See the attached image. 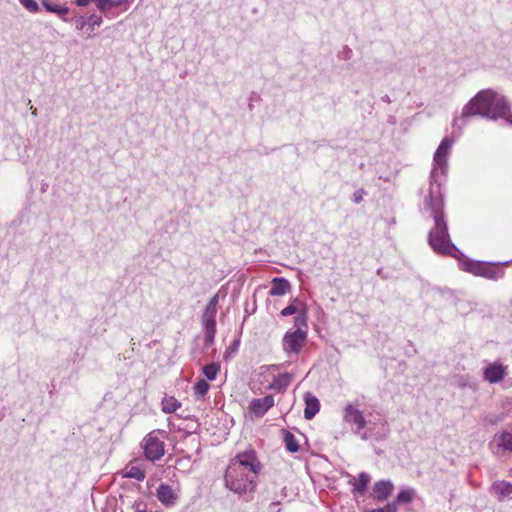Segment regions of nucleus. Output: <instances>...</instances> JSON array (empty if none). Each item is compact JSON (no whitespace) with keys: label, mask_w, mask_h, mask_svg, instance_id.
I'll return each mask as SVG.
<instances>
[{"label":"nucleus","mask_w":512,"mask_h":512,"mask_svg":"<svg viewBox=\"0 0 512 512\" xmlns=\"http://www.w3.org/2000/svg\"><path fill=\"white\" fill-rule=\"evenodd\" d=\"M43 5H44V7L46 8L47 11L53 12V13H57L60 16H64V15H66L68 13V8L67 7H61V6L57 5V4H52V3H49V2H46V1L43 2Z\"/></svg>","instance_id":"b1692460"},{"label":"nucleus","mask_w":512,"mask_h":512,"mask_svg":"<svg viewBox=\"0 0 512 512\" xmlns=\"http://www.w3.org/2000/svg\"><path fill=\"white\" fill-rule=\"evenodd\" d=\"M274 405V398L272 395H267L263 398H254L250 402V410L255 416H263Z\"/></svg>","instance_id":"9b49d317"},{"label":"nucleus","mask_w":512,"mask_h":512,"mask_svg":"<svg viewBox=\"0 0 512 512\" xmlns=\"http://www.w3.org/2000/svg\"><path fill=\"white\" fill-rule=\"evenodd\" d=\"M493 442L498 449L512 451V433L502 432L494 436Z\"/></svg>","instance_id":"f3484780"},{"label":"nucleus","mask_w":512,"mask_h":512,"mask_svg":"<svg viewBox=\"0 0 512 512\" xmlns=\"http://www.w3.org/2000/svg\"><path fill=\"white\" fill-rule=\"evenodd\" d=\"M492 493L502 501L512 495V484L507 481H497L492 485Z\"/></svg>","instance_id":"2eb2a0df"},{"label":"nucleus","mask_w":512,"mask_h":512,"mask_svg":"<svg viewBox=\"0 0 512 512\" xmlns=\"http://www.w3.org/2000/svg\"><path fill=\"white\" fill-rule=\"evenodd\" d=\"M295 323H296V325H299V326L300 325H303V326L306 325V314H305V312H303L301 315H299V316H297L295 318Z\"/></svg>","instance_id":"f704fd0d"},{"label":"nucleus","mask_w":512,"mask_h":512,"mask_svg":"<svg viewBox=\"0 0 512 512\" xmlns=\"http://www.w3.org/2000/svg\"><path fill=\"white\" fill-rule=\"evenodd\" d=\"M20 4L29 12L36 13L39 11V5L35 0H19Z\"/></svg>","instance_id":"a878e982"},{"label":"nucleus","mask_w":512,"mask_h":512,"mask_svg":"<svg viewBox=\"0 0 512 512\" xmlns=\"http://www.w3.org/2000/svg\"><path fill=\"white\" fill-rule=\"evenodd\" d=\"M452 140L444 138L434 154V167L430 174L428 195L424 199V206L430 210L435 224H445L443 215L442 181L448 168V156L452 147Z\"/></svg>","instance_id":"f257e3e1"},{"label":"nucleus","mask_w":512,"mask_h":512,"mask_svg":"<svg viewBox=\"0 0 512 512\" xmlns=\"http://www.w3.org/2000/svg\"><path fill=\"white\" fill-rule=\"evenodd\" d=\"M298 311H299L298 306H296L295 304H290L281 311V315L282 316H290V315L297 313Z\"/></svg>","instance_id":"c756f323"},{"label":"nucleus","mask_w":512,"mask_h":512,"mask_svg":"<svg viewBox=\"0 0 512 512\" xmlns=\"http://www.w3.org/2000/svg\"><path fill=\"white\" fill-rule=\"evenodd\" d=\"M429 244L435 252L454 258L460 252L451 242L447 226H434L429 233Z\"/></svg>","instance_id":"39448f33"},{"label":"nucleus","mask_w":512,"mask_h":512,"mask_svg":"<svg viewBox=\"0 0 512 512\" xmlns=\"http://www.w3.org/2000/svg\"><path fill=\"white\" fill-rule=\"evenodd\" d=\"M145 457L150 461H157L164 455V442L153 431L146 435L142 441Z\"/></svg>","instance_id":"423d86ee"},{"label":"nucleus","mask_w":512,"mask_h":512,"mask_svg":"<svg viewBox=\"0 0 512 512\" xmlns=\"http://www.w3.org/2000/svg\"><path fill=\"white\" fill-rule=\"evenodd\" d=\"M365 192L363 189H359L353 193L352 200L354 203L358 204L363 200Z\"/></svg>","instance_id":"473e14b6"},{"label":"nucleus","mask_w":512,"mask_h":512,"mask_svg":"<svg viewBox=\"0 0 512 512\" xmlns=\"http://www.w3.org/2000/svg\"><path fill=\"white\" fill-rule=\"evenodd\" d=\"M304 399H305L304 416L306 419L310 420L319 412L320 404H319L318 399L309 393L305 394Z\"/></svg>","instance_id":"dca6fc26"},{"label":"nucleus","mask_w":512,"mask_h":512,"mask_svg":"<svg viewBox=\"0 0 512 512\" xmlns=\"http://www.w3.org/2000/svg\"><path fill=\"white\" fill-rule=\"evenodd\" d=\"M179 407L180 403L173 398L163 403V410L168 413L175 412Z\"/></svg>","instance_id":"bb28decb"},{"label":"nucleus","mask_w":512,"mask_h":512,"mask_svg":"<svg viewBox=\"0 0 512 512\" xmlns=\"http://www.w3.org/2000/svg\"><path fill=\"white\" fill-rule=\"evenodd\" d=\"M496 121L505 118L512 124L510 106L506 98L492 89L479 91L462 110V118L476 116Z\"/></svg>","instance_id":"f03ea898"},{"label":"nucleus","mask_w":512,"mask_h":512,"mask_svg":"<svg viewBox=\"0 0 512 512\" xmlns=\"http://www.w3.org/2000/svg\"><path fill=\"white\" fill-rule=\"evenodd\" d=\"M96 7L101 11V12H107L109 10H111L114 5H113V2L112 0H99L97 3H96Z\"/></svg>","instance_id":"cd10ccee"},{"label":"nucleus","mask_w":512,"mask_h":512,"mask_svg":"<svg viewBox=\"0 0 512 512\" xmlns=\"http://www.w3.org/2000/svg\"><path fill=\"white\" fill-rule=\"evenodd\" d=\"M455 259L458 261V267L461 271L489 280L502 278L504 276V271L500 266L512 263V259L505 262L494 263L478 261L467 257L461 251L455 254Z\"/></svg>","instance_id":"7ed1b4c3"},{"label":"nucleus","mask_w":512,"mask_h":512,"mask_svg":"<svg viewBox=\"0 0 512 512\" xmlns=\"http://www.w3.org/2000/svg\"><path fill=\"white\" fill-rule=\"evenodd\" d=\"M210 386L207 383V381L200 379L195 385H194V393L197 397H203L207 394Z\"/></svg>","instance_id":"5701e85b"},{"label":"nucleus","mask_w":512,"mask_h":512,"mask_svg":"<svg viewBox=\"0 0 512 512\" xmlns=\"http://www.w3.org/2000/svg\"><path fill=\"white\" fill-rule=\"evenodd\" d=\"M307 335L300 327L287 331L283 337V349L287 353L298 354L306 341Z\"/></svg>","instance_id":"0eeeda50"},{"label":"nucleus","mask_w":512,"mask_h":512,"mask_svg":"<svg viewBox=\"0 0 512 512\" xmlns=\"http://www.w3.org/2000/svg\"><path fill=\"white\" fill-rule=\"evenodd\" d=\"M89 24L92 29L99 27L102 24V17L96 14L90 15L88 18Z\"/></svg>","instance_id":"c85d7f7f"},{"label":"nucleus","mask_w":512,"mask_h":512,"mask_svg":"<svg viewBox=\"0 0 512 512\" xmlns=\"http://www.w3.org/2000/svg\"><path fill=\"white\" fill-rule=\"evenodd\" d=\"M229 468L230 483L236 489H243L240 483H235L233 480L236 478L238 472H248L252 475H257L261 470V464L256 457V453L253 450H247L242 453H238L235 458L231 461Z\"/></svg>","instance_id":"20e7f679"},{"label":"nucleus","mask_w":512,"mask_h":512,"mask_svg":"<svg viewBox=\"0 0 512 512\" xmlns=\"http://www.w3.org/2000/svg\"><path fill=\"white\" fill-rule=\"evenodd\" d=\"M507 374L506 366L500 362L488 364L483 370V378L485 381L494 384L501 382Z\"/></svg>","instance_id":"1a4fd4ad"},{"label":"nucleus","mask_w":512,"mask_h":512,"mask_svg":"<svg viewBox=\"0 0 512 512\" xmlns=\"http://www.w3.org/2000/svg\"><path fill=\"white\" fill-rule=\"evenodd\" d=\"M216 329H206L205 341L207 344H211L214 340Z\"/></svg>","instance_id":"72a5a7b5"},{"label":"nucleus","mask_w":512,"mask_h":512,"mask_svg":"<svg viewBox=\"0 0 512 512\" xmlns=\"http://www.w3.org/2000/svg\"><path fill=\"white\" fill-rule=\"evenodd\" d=\"M414 497V491L412 489H406L399 492L397 495V501L400 503H409Z\"/></svg>","instance_id":"393cba45"},{"label":"nucleus","mask_w":512,"mask_h":512,"mask_svg":"<svg viewBox=\"0 0 512 512\" xmlns=\"http://www.w3.org/2000/svg\"><path fill=\"white\" fill-rule=\"evenodd\" d=\"M393 489L394 485L391 481H378L374 484L372 497L378 501H384L391 495Z\"/></svg>","instance_id":"4468645a"},{"label":"nucleus","mask_w":512,"mask_h":512,"mask_svg":"<svg viewBox=\"0 0 512 512\" xmlns=\"http://www.w3.org/2000/svg\"><path fill=\"white\" fill-rule=\"evenodd\" d=\"M220 371V366L217 363H211L203 367V374L208 380H214Z\"/></svg>","instance_id":"aec40b11"},{"label":"nucleus","mask_w":512,"mask_h":512,"mask_svg":"<svg viewBox=\"0 0 512 512\" xmlns=\"http://www.w3.org/2000/svg\"><path fill=\"white\" fill-rule=\"evenodd\" d=\"M114 7H118L127 2V0H112Z\"/></svg>","instance_id":"c9c22d12"},{"label":"nucleus","mask_w":512,"mask_h":512,"mask_svg":"<svg viewBox=\"0 0 512 512\" xmlns=\"http://www.w3.org/2000/svg\"><path fill=\"white\" fill-rule=\"evenodd\" d=\"M218 304V295H214L205 311H204V314H203V322H204V325H205V330L206 329H216V313H217V309H216V306Z\"/></svg>","instance_id":"f8f14e48"},{"label":"nucleus","mask_w":512,"mask_h":512,"mask_svg":"<svg viewBox=\"0 0 512 512\" xmlns=\"http://www.w3.org/2000/svg\"><path fill=\"white\" fill-rule=\"evenodd\" d=\"M396 511H397L396 503H390L383 508L372 509L368 512H396Z\"/></svg>","instance_id":"7c9ffc66"},{"label":"nucleus","mask_w":512,"mask_h":512,"mask_svg":"<svg viewBox=\"0 0 512 512\" xmlns=\"http://www.w3.org/2000/svg\"><path fill=\"white\" fill-rule=\"evenodd\" d=\"M84 26H85V22H84V21H82V22H79V23H78L77 28H78V29H80V30H82V29L84 28Z\"/></svg>","instance_id":"e433bc0d"},{"label":"nucleus","mask_w":512,"mask_h":512,"mask_svg":"<svg viewBox=\"0 0 512 512\" xmlns=\"http://www.w3.org/2000/svg\"><path fill=\"white\" fill-rule=\"evenodd\" d=\"M156 496L158 500L166 506H172L176 503L178 499L177 493L166 484H161L156 491Z\"/></svg>","instance_id":"ddd939ff"},{"label":"nucleus","mask_w":512,"mask_h":512,"mask_svg":"<svg viewBox=\"0 0 512 512\" xmlns=\"http://www.w3.org/2000/svg\"><path fill=\"white\" fill-rule=\"evenodd\" d=\"M284 441L286 444V448L289 452L295 453L299 450L297 440L292 433L286 432L284 436Z\"/></svg>","instance_id":"412c9836"},{"label":"nucleus","mask_w":512,"mask_h":512,"mask_svg":"<svg viewBox=\"0 0 512 512\" xmlns=\"http://www.w3.org/2000/svg\"><path fill=\"white\" fill-rule=\"evenodd\" d=\"M125 476L128 478H133L137 481H142L145 478V473L142 469L131 466L126 469Z\"/></svg>","instance_id":"4be33fe9"},{"label":"nucleus","mask_w":512,"mask_h":512,"mask_svg":"<svg viewBox=\"0 0 512 512\" xmlns=\"http://www.w3.org/2000/svg\"><path fill=\"white\" fill-rule=\"evenodd\" d=\"M255 478L256 476L255 475H252L248 472H238L237 473V476L236 478H234V482L235 483H240L241 486H244L243 489H236L235 487H233L230 483V478H229V468H227L226 470V473H225V485L228 489H230L231 491H233L234 493H237V494H243V493H246L248 491H253L254 488H255Z\"/></svg>","instance_id":"6e6552de"},{"label":"nucleus","mask_w":512,"mask_h":512,"mask_svg":"<svg viewBox=\"0 0 512 512\" xmlns=\"http://www.w3.org/2000/svg\"><path fill=\"white\" fill-rule=\"evenodd\" d=\"M343 419L347 423L355 424L357 426V431H360L366 425L363 413L352 404H347L345 406Z\"/></svg>","instance_id":"9d476101"},{"label":"nucleus","mask_w":512,"mask_h":512,"mask_svg":"<svg viewBox=\"0 0 512 512\" xmlns=\"http://www.w3.org/2000/svg\"><path fill=\"white\" fill-rule=\"evenodd\" d=\"M290 289V284L287 280L283 278H275L273 280V285L270 290V294L272 296H282L285 295Z\"/></svg>","instance_id":"a211bd4d"},{"label":"nucleus","mask_w":512,"mask_h":512,"mask_svg":"<svg viewBox=\"0 0 512 512\" xmlns=\"http://www.w3.org/2000/svg\"><path fill=\"white\" fill-rule=\"evenodd\" d=\"M289 383V376L288 375H284L281 377V379H279L278 381H275L271 387L272 388H282V387H286Z\"/></svg>","instance_id":"2f4dec72"},{"label":"nucleus","mask_w":512,"mask_h":512,"mask_svg":"<svg viewBox=\"0 0 512 512\" xmlns=\"http://www.w3.org/2000/svg\"><path fill=\"white\" fill-rule=\"evenodd\" d=\"M369 482L370 476L365 472L360 473L358 478L352 482L353 493L363 494Z\"/></svg>","instance_id":"6ab92c4d"}]
</instances>
